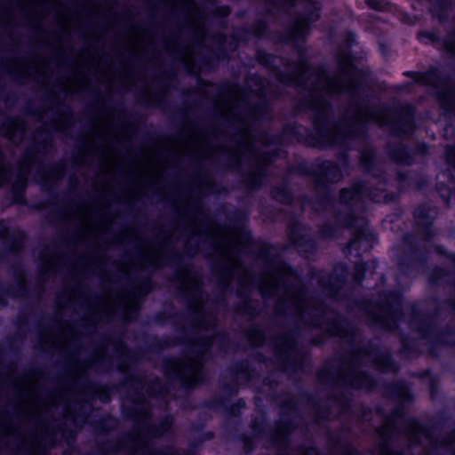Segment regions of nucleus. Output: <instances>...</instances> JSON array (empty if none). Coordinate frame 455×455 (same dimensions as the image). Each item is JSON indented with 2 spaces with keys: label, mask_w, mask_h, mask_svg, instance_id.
Listing matches in <instances>:
<instances>
[{
  "label": "nucleus",
  "mask_w": 455,
  "mask_h": 455,
  "mask_svg": "<svg viewBox=\"0 0 455 455\" xmlns=\"http://www.w3.org/2000/svg\"><path fill=\"white\" fill-rule=\"evenodd\" d=\"M338 69L337 75L331 77L323 68L312 70L307 62L300 61L290 81L296 86H308L314 93L311 108L314 111L315 138L311 142L312 146L323 148L345 144L360 137L369 124L387 127L396 135L410 133L414 130V108L409 104L395 109L360 107L349 124H332L330 121L331 106L325 96L354 94L363 81V70L355 67L349 55L339 56Z\"/></svg>",
  "instance_id": "nucleus-1"
},
{
  "label": "nucleus",
  "mask_w": 455,
  "mask_h": 455,
  "mask_svg": "<svg viewBox=\"0 0 455 455\" xmlns=\"http://www.w3.org/2000/svg\"><path fill=\"white\" fill-rule=\"evenodd\" d=\"M339 200L347 211L346 217L339 216V221L346 228L353 229L354 237L347 244V251H366L371 248L369 242L371 234L368 231L366 221L363 218L355 215L364 208L367 200L375 203H387L389 201L388 194L385 189V183L377 181L376 179L367 184H355L351 188H344L340 191Z\"/></svg>",
  "instance_id": "nucleus-2"
},
{
  "label": "nucleus",
  "mask_w": 455,
  "mask_h": 455,
  "mask_svg": "<svg viewBox=\"0 0 455 455\" xmlns=\"http://www.w3.org/2000/svg\"><path fill=\"white\" fill-rule=\"evenodd\" d=\"M288 279L289 275L284 270L267 274L259 284V291L263 298L275 297L283 292L287 300L293 303L299 313H303L307 307L305 291L303 290L295 291L293 287H285L284 284Z\"/></svg>",
  "instance_id": "nucleus-3"
},
{
  "label": "nucleus",
  "mask_w": 455,
  "mask_h": 455,
  "mask_svg": "<svg viewBox=\"0 0 455 455\" xmlns=\"http://www.w3.org/2000/svg\"><path fill=\"white\" fill-rule=\"evenodd\" d=\"M404 76L413 78L414 83L431 87L443 106H449L455 99V85L452 79L438 68L427 72L405 71Z\"/></svg>",
  "instance_id": "nucleus-4"
},
{
  "label": "nucleus",
  "mask_w": 455,
  "mask_h": 455,
  "mask_svg": "<svg viewBox=\"0 0 455 455\" xmlns=\"http://www.w3.org/2000/svg\"><path fill=\"white\" fill-rule=\"evenodd\" d=\"M164 371L166 376L178 379L185 388L194 387L202 380V356L171 360Z\"/></svg>",
  "instance_id": "nucleus-5"
},
{
  "label": "nucleus",
  "mask_w": 455,
  "mask_h": 455,
  "mask_svg": "<svg viewBox=\"0 0 455 455\" xmlns=\"http://www.w3.org/2000/svg\"><path fill=\"white\" fill-rule=\"evenodd\" d=\"M403 318V298L400 292L389 291L380 296L376 322L388 329Z\"/></svg>",
  "instance_id": "nucleus-6"
},
{
  "label": "nucleus",
  "mask_w": 455,
  "mask_h": 455,
  "mask_svg": "<svg viewBox=\"0 0 455 455\" xmlns=\"http://www.w3.org/2000/svg\"><path fill=\"white\" fill-rule=\"evenodd\" d=\"M319 10L320 7L316 3H311V10L294 20L289 30L290 40L298 42L303 40L308 35L311 23L320 18Z\"/></svg>",
  "instance_id": "nucleus-7"
},
{
  "label": "nucleus",
  "mask_w": 455,
  "mask_h": 455,
  "mask_svg": "<svg viewBox=\"0 0 455 455\" xmlns=\"http://www.w3.org/2000/svg\"><path fill=\"white\" fill-rule=\"evenodd\" d=\"M219 235L217 240V246L221 256L233 259V254L238 251L240 243L239 236L234 232H224L222 230H216Z\"/></svg>",
  "instance_id": "nucleus-8"
},
{
  "label": "nucleus",
  "mask_w": 455,
  "mask_h": 455,
  "mask_svg": "<svg viewBox=\"0 0 455 455\" xmlns=\"http://www.w3.org/2000/svg\"><path fill=\"white\" fill-rule=\"evenodd\" d=\"M446 168L438 174V186H451L455 182V145L448 144L445 148Z\"/></svg>",
  "instance_id": "nucleus-9"
},
{
  "label": "nucleus",
  "mask_w": 455,
  "mask_h": 455,
  "mask_svg": "<svg viewBox=\"0 0 455 455\" xmlns=\"http://www.w3.org/2000/svg\"><path fill=\"white\" fill-rule=\"evenodd\" d=\"M1 132L8 140L18 142L23 140L26 128L23 122L16 118H7L1 125Z\"/></svg>",
  "instance_id": "nucleus-10"
},
{
  "label": "nucleus",
  "mask_w": 455,
  "mask_h": 455,
  "mask_svg": "<svg viewBox=\"0 0 455 455\" xmlns=\"http://www.w3.org/2000/svg\"><path fill=\"white\" fill-rule=\"evenodd\" d=\"M188 148L197 158L206 157L210 153L208 141L197 135H194L188 142Z\"/></svg>",
  "instance_id": "nucleus-11"
},
{
  "label": "nucleus",
  "mask_w": 455,
  "mask_h": 455,
  "mask_svg": "<svg viewBox=\"0 0 455 455\" xmlns=\"http://www.w3.org/2000/svg\"><path fill=\"white\" fill-rule=\"evenodd\" d=\"M430 11L439 21H444L451 12V0H429Z\"/></svg>",
  "instance_id": "nucleus-12"
},
{
  "label": "nucleus",
  "mask_w": 455,
  "mask_h": 455,
  "mask_svg": "<svg viewBox=\"0 0 455 455\" xmlns=\"http://www.w3.org/2000/svg\"><path fill=\"white\" fill-rule=\"evenodd\" d=\"M164 264L162 248H156L146 251L142 257V265L148 267L157 268Z\"/></svg>",
  "instance_id": "nucleus-13"
},
{
  "label": "nucleus",
  "mask_w": 455,
  "mask_h": 455,
  "mask_svg": "<svg viewBox=\"0 0 455 455\" xmlns=\"http://www.w3.org/2000/svg\"><path fill=\"white\" fill-rule=\"evenodd\" d=\"M389 156L391 159L399 164H411L412 163V157L406 147L402 144L389 150Z\"/></svg>",
  "instance_id": "nucleus-14"
},
{
  "label": "nucleus",
  "mask_w": 455,
  "mask_h": 455,
  "mask_svg": "<svg viewBox=\"0 0 455 455\" xmlns=\"http://www.w3.org/2000/svg\"><path fill=\"white\" fill-rule=\"evenodd\" d=\"M376 367L384 372L395 371L396 365L394 363L390 355L383 353L379 355L375 360Z\"/></svg>",
  "instance_id": "nucleus-15"
},
{
  "label": "nucleus",
  "mask_w": 455,
  "mask_h": 455,
  "mask_svg": "<svg viewBox=\"0 0 455 455\" xmlns=\"http://www.w3.org/2000/svg\"><path fill=\"white\" fill-rule=\"evenodd\" d=\"M183 282L180 288L188 292H191L192 295L196 297L201 293V285L197 278L194 276H182Z\"/></svg>",
  "instance_id": "nucleus-16"
},
{
  "label": "nucleus",
  "mask_w": 455,
  "mask_h": 455,
  "mask_svg": "<svg viewBox=\"0 0 455 455\" xmlns=\"http://www.w3.org/2000/svg\"><path fill=\"white\" fill-rule=\"evenodd\" d=\"M377 267V262L372 260L371 262H361L357 263L355 267V278L358 282H362L367 274L372 275L371 269L375 268Z\"/></svg>",
  "instance_id": "nucleus-17"
},
{
  "label": "nucleus",
  "mask_w": 455,
  "mask_h": 455,
  "mask_svg": "<svg viewBox=\"0 0 455 455\" xmlns=\"http://www.w3.org/2000/svg\"><path fill=\"white\" fill-rule=\"evenodd\" d=\"M414 218L418 226L429 228L433 223L434 214L427 211L425 207H420L415 210Z\"/></svg>",
  "instance_id": "nucleus-18"
},
{
  "label": "nucleus",
  "mask_w": 455,
  "mask_h": 455,
  "mask_svg": "<svg viewBox=\"0 0 455 455\" xmlns=\"http://www.w3.org/2000/svg\"><path fill=\"white\" fill-rule=\"evenodd\" d=\"M28 167L27 164H20L19 167V173L17 175V178L12 185L13 191L20 189L21 191L24 190L27 181H28Z\"/></svg>",
  "instance_id": "nucleus-19"
},
{
  "label": "nucleus",
  "mask_w": 455,
  "mask_h": 455,
  "mask_svg": "<svg viewBox=\"0 0 455 455\" xmlns=\"http://www.w3.org/2000/svg\"><path fill=\"white\" fill-rule=\"evenodd\" d=\"M324 169L328 172L326 173V180L331 182H337L341 178V172L338 165L331 162H327L323 165Z\"/></svg>",
  "instance_id": "nucleus-20"
},
{
  "label": "nucleus",
  "mask_w": 455,
  "mask_h": 455,
  "mask_svg": "<svg viewBox=\"0 0 455 455\" xmlns=\"http://www.w3.org/2000/svg\"><path fill=\"white\" fill-rule=\"evenodd\" d=\"M361 165L367 171H371L375 164V155L371 149L362 152L360 156Z\"/></svg>",
  "instance_id": "nucleus-21"
},
{
  "label": "nucleus",
  "mask_w": 455,
  "mask_h": 455,
  "mask_svg": "<svg viewBox=\"0 0 455 455\" xmlns=\"http://www.w3.org/2000/svg\"><path fill=\"white\" fill-rule=\"evenodd\" d=\"M172 419L166 418L161 423L151 430V435L155 437L164 435L172 427Z\"/></svg>",
  "instance_id": "nucleus-22"
},
{
  "label": "nucleus",
  "mask_w": 455,
  "mask_h": 455,
  "mask_svg": "<svg viewBox=\"0 0 455 455\" xmlns=\"http://www.w3.org/2000/svg\"><path fill=\"white\" fill-rule=\"evenodd\" d=\"M327 332L331 335V336H335V337H340V338H344V332H345V328L344 326L339 323L338 321H333L331 322L328 328H327Z\"/></svg>",
  "instance_id": "nucleus-23"
},
{
  "label": "nucleus",
  "mask_w": 455,
  "mask_h": 455,
  "mask_svg": "<svg viewBox=\"0 0 455 455\" xmlns=\"http://www.w3.org/2000/svg\"><path fill=\"white\" fill-rule=\"evenodd\" d=\"M419 40L424 44H438L437 36L434 32L425 31L419 34Z\"/></svg>",
  "instance_id": "nucleus-24"
},
{
  "label": "nucleus",
  "mask_w": 455,
  "mask_h": 455,
  "mask_svg": "<svg viewBox=\"0 0 455 455\" xmlns=\"http://www.w3.org/2000/svg\"><path fill=\"white\" fill-rule=\"evenodd\" d=\"M367 4L373 10L383 11L386 9L387 3L386 0H366Z\"/></svg>",
  "instance_id": "nucleus-25"
},
{
  "label": "nucleus",
  "mask_w": 455,
  "mask_h": 455,
  "mask_svg": "<svg viewBox=\"0 0 455 455\" xmlns=\"http://www.w3.org/2000/svg\"><path fill=\"white\" fill-rule=\"evenodd\" d=\"M443 50L449 53L455 52V37L450 35L449 38L443 41Z\"/></svg>",
  "instance_id": "nucleus-26"
},
{
  "label": "nucleus",
  "mask_w": 455,
  "mask_h": 455,
  "mask_svg": "<svg viewBox=\"0 0 455 455\" xmlns=\"http://www.w3.org/2000/svg\"><path fill=\"white\" fill-rule=\"evenodd\" d=\"M365 375L363 373L356 374V379L351 382V385L355 388H363L366 387L364 382Z\"/></svg>",
  "instance_id": "nucleus-27"
},
{
  "label": "nucleus",
  "mask_w": 455,
  "mask_h": 455,
  "mask_svg": "<svg viewBox=\"0 0 455 455\" xmlns=\"http://www.w3.org/2000/svg\"><path fill=\"white\" fill-rule=\"evenodd\" d=\"M122 304L124 307L132 306L135 312H137V310H138V302L135 299H132L131 298V295L124 297L122 299Z\"/></svg>",
  "instance_id": "nucleus-28"
},
{
  "label": "nucleus",
  "mask_w": 455,
  "mask_h": 455,
  "mask_svg": "<svg viewBox=\"0 0 455 455\" xmlns=\"http://www.w3.org/2000/svg\"><path fill=\"white\" fill-rule=\"evenodd\" d=\"M249 337L256 346H259L262 343V337L258 331H250Z\"/></svg>",
  "instance_id": "nucleus-29"
},
{
  "label": "nucleus",
  "mask_w": 455,
  "mask_h": 455,
  "mask_svg": "<svg viewBox=\"0 0 455 455\" xmlns=\"http://www.w3.org/2000/svg\"><path fill=\"white\" fill-rule=\"evenodd\" d=\"M172 7H174L179 2L182 3L188 10L194 7L193 0H170Z\"/></svg>",
  "instance_id": "nucleus-30"
},
{
  "label": "nucleus",
  "mask_w": 455,
  "mask_h": 455,
  "mask_svg": "<svg viewBox=\"0 0 455 455\" xmlns=\"http://www.w3.org/2000/svg\"><path fill=\"white\" fill-rule=\"evenodd\" d=\"M299 0H278V4L282 7H291L298 4Z\"/></svg>",
  "instance_id": "nucleus-31"
},
{
  "label": "nucleus",
  "mask_w": 455,
  "mask_h": 455,
  "mask_svg": "<svg viewBox=\"0 0 455 455\" xmlns=\"http://www.w3.org/2000/svg\"><path fill=\"white\" fill-rule=\"evenodd\" d=\"M379 455H398L395 452H394L386 444L381 445Z\"/></svg>",
  "instance_id": "nucleus-32"
},
{
  "label": "nucleus",
  "mask_w": 455,
  "mask_h": 455,
  "mask_svg": "<svg viewBox=\"0 0 455 455\" xmlns=\"http://www.w3.org/2000/svg\"><path fill=\"white\" fill-rule=\"evenodd\" d=\"M148 455H173L172 450L149 451Z\"/></svg>",
  "instance_id": "nucleus-33"
},
{
  "label": "nucleus",
  "mask_w": 455,
  "mask_h": 455,
  "mask_svg": "<svg viewBox=\"0 0 455 455\" xmlns=\"http://www.w3.org/2000/svg\"><path fill=\"white\" fill-rule=\"evenodd\" d=\"M409 427H410V431L412 432L411 433L412 435H415L414 438L416 439L418 435H420L422 434H424V431L423 429H417L414 433V431H412V428H414V423L412 422H410L409 424Z\"/></svg>",
  "instance_id": "nucleus-34"
},
{
  "label": "nucleus",
  "mask_w": 455,
  "mask_h": 455,
  "mask_svg": "<svg viewBox=\"0 0 455 455\" xmlns=\"http://www.w3.org/2000/svg\"><path fill=\"white\" fill-rule=\"evenodd\" d=\"M228 12H229L228 8H224V12H223V14H224V15H227Z\"/></svg>",
  "instance_id": "nucleus-35"
},
{
  "label": "nucleus",
  "mask_w": 455,
  "mask_h": 455,
  "mask_svg": "<svg viewBox=\"0 0 455 455\" xmlns=\"http://www.w3.org/2000/svg\"><path fill=\"white\" fill-rule=\"evenodd\" d=\"M259 185V183H258V182H254V181L252 182V187H254V188L258 187Z\"/></svg>",
  "instance_id": "nucleus-36"
},
{
  "label": "nucleus",
  "mask_w": 455,
  "mask_h": 455,
  "mask_svg": "<svg viewBox=\"0 0 455 455\" xmlns=\"http://www.w3.org/2000/svg\"><path fill=\"white\" fill-rule=\"evenodd\" d=\"M450 129H451V130H453V127H451H451L447 128V129H446V132H448Z\"/></svg>",
  "instance_id": "nucleus-37"
}]
</instances>
